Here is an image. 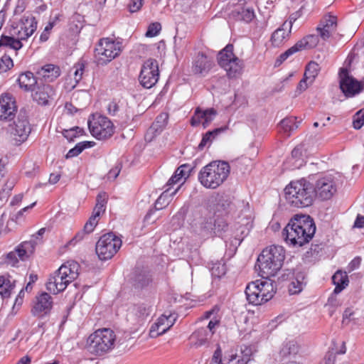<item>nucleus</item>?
Wrapping results in <instances>:
<instances>
[{"label": "nucleus", "mask_w": 364, "mask_h": 364, "mask_svg": "<svg viewBox=\"0 0 364 364\" xmlns=\"http://www.w3.org/2000/svg\"><path fill=\"white\" fill-rule=\"evenodd\" d=\"M19 86L25 90H30L36 84V80L31 72L21 74L18 78Z\"/></svg>", "instance_id": "obj_37"}, {"label": "nucleus", "mask_w": 364, "mask_h": 364, "mask_svg": "<svg viewBox=\"0 0 364 364\" xmlns=\"http://www.w3.org/2000/svg\"><path fill=\"white\" fill-rule=\"evenodd\" d=\"M54 95L55 90L53 87L49 85H44L38 87L35 90L33 94V98L38 105H46Z\"/></svg>", "instance_id": "obj_30"}, {"label": "nucleus", "mask_w": 364, "mask_h": 364, "mask_svg": "<svg viewBox=\"0 0 364 364\" xmlns=\"http://www.w3.org/2000/svg\"><path fill=\"white\" fill-rule=\"evenodd\" d=\"M80 264L73 260L63 263L58 269L59 274L63 275L66 280L71 283L75 281L79 275Z\"/></svg>", "instance_id": "obj_29"}, {"label": "nucleus", "mask_w": 364, "mask_h": 364, "mask_svg": "<svg viewBox=\"0 0 364 364\" xmlns=\"http://www.w3.org/2000/svg\"><path fill=\"white\" fill-rule=\"evenodd\" d=\"M364 124V110L358 111L353 119V125L356 129H360Z\"/></svg>", "instance_id": "obj_48"}, {"label": "nucleus", "mask_w": 364, "mask_h": 364, "mask_svg": "<svg viewBox=\"0 0 364 364\" xmlns=\"http://www.w3.org/2000/svg\"><path fill=\"white\" fill-rule=\"evenodd\" d=\"M316 232V225L308 215H294L282 231L284 241L293 247H302L309 243Z\"/></svg>", "instance_id": "obj_1"}, {"label": "nucleus", "mask_w": 364, "mask_h": 364, "mask_svg": "<svg viewBox=\"0 0 364 364\" xmlns=\"http://www.w3.org/2000/svg\"><path fill=\"white\" fill-rule=\"evenodd\" d=\"M85 70V64L82 62H77L70 70L65 80V87L66 89L73 90L82 77Z\"/></svg>", "instance_id": "obj_22"}, {"label": "nucleus", "mask_w": 364, "mask_h": 364, "mask_svg": "<svg viewBox=\"0 0 364 364\" xmlns=\"http://www.w3.org/2000/svg\"><path fill=\"white\" fill-rule=\"evenodd\" d=\"M17 112L15 97L9 92L0 95V124L13 120Z\"/></svg>", "instance_id": "obj_14"}, {"label": "nucleus", "mask_w": 364, "mask_h": 364, "mask_svg": "<svg viewBox=\"0 0 364 364\" xmlns=\"http://www.w3.org/2000/svg\"><path fill=\"white\" fill-rule=\"evenodd\" d=\"M136 314L139 317H144L149 315L150 308L144 304L136 305L134 308Z\"/></svg>", "instance_id": "obj_54"}, {"label": "nucleus", "mask_w": 364, "mask_h": 364, "mask_svg": "<svg viewBox=\"0 0 364 364\" xmlns=\"http://www.w3.org/2000/svg\"><path fill=\"white\" fill-rule=\"evenodd\" d=\"M218 63L230 79L237 78L242 73L243 62L234 53V46L231 43L228 44L219 52Z\"/></svg>", "instance_id": "obj_7"}, {"label": "nucleus", "mask_w": 364, "mask_h": 364, "mask_svg": "<svg viewBox=\"0 0 364 364\" xmlns=\"http://www.w3.org/2000/svg\"><path fill=\"white\" fill-rule=\"evenodd\" d=\"M121 171V166L119 164L116 165L111 168L107 174L109 179L114 180L119 174Z\"/></svg>", "instance_id": "obj_60"}, {"label": "nucleus", "mask_w": 364, "mask_h": 364, "mask_svg": "<svg viewBox=\"0 0 364 364\" xmlns=\"http://www.w3.org/2000/svg\"><path fill=\"white\" fill-rule=\"evenodd\" d=\"M212 333L205 328L196 329L191 336L190 339L196 346H201L208 343L212 339Z\"/></svg>", "instance_id": "obj_33"}, {"label": "nucleus", "mask_w": 364, "mask_h": 364, "mask_svg": "<svg viewBox=\"0 0 364 364\" xmlns=\"http://www.w3.org/2000/svg\"><path fill=\"white\" fill-rule=\"evenodd\" d=\"M122 51L120 42L110 38H100L94 50L95 62L97 65H106L117 58Z\"/></svg>", "instance_id": "obj_8"}, {"label": "nucleus", "mask_w": 364, "mask_h": 364, "mask_svg": "<svg viewBox=\"0 0 364 364\" xmlns=\"http://www.w3.org/2000/svg\"><path fill=\"white\" fill-rule=\"evenodd\" d=\"M107 199L108 196L105 192H101L97 196L96 204L92 210V215L85 224L83 230H81V232H84L85 235L94 231L98 224L101 215L105 211Z\"/></svg>", "instance_id": "obj_13"}, {"label": "nucleus", "mask_w": 364, "mask_h": 364, "mask_svg": "<svg viewBox=\"0 0 364 364\" xmlns=\"http://www.w3.org/2000/svg\"><path fill=\"white\" fill-rule=\"evenodd\" d=\"M354 315V312L353 310L350 308H348L345 310L343 314V320L342 323L343 324H348L349 322L351 320V317Z\"/></svg>", "instance_id": "obj_62"}, {"label": "nucleus", "mask_w": 364, "mask_h": 364, "mask_svg": "<svg viewBox=\"0 0 364 364\" xmlns=\"http://www.w3.org/2000/svg\"><path fill=\"white\" fill-rule=\"evenodd\" d=\"M168 119V115L167 113H160L155 119L154 122L150 126L153 129L158 130L159 132H162L166 126L167 125Z\"/></svg>", "instance_id": "obj_42"}, {"label": "nucleus", "mask_w": 364, "mask_h": 364, "mask_svg": "<svg viewBox=\"0 0 364 364\" xmlns=\"http://www.w3.org/2000/svg\"><path fill=\"white\" fill-rule=\"evenodd\" d=\"M304 283L303 282L299 280V279H296L292 281L289 286V291L291 294H298L303 289Z\"/></svg>", "instance_id": "obj_47"}, {"label": "nucleus", "mask_w": 364, "mask_h": 364, "mask_svg": "<svg viewBox=\"0 0 364 364\" xmlns=\"http://www.w3.org/2000/svg\"><path fill=\"white\" fill-rule=\"evenodd\" d=\"M36 204V202H34L33 203H31L30 205H28L23 208H22L21 210H20L17 214L16 215V218L14 219V218H11L10 220H8L7 222V225H6V229H8V231H11L12 228H10L9 226L11 224H14V225L16 224V220L23 215V213L26 211L27 210L30 209V208H32L33 207H34Z\"/></svg>", "instance_id": "obj_52"}, {"label": "nucleus", "mask_w": 364, "mask_h": 364, "mask_svg": "<svg viewBox=\"0 0 364 364\" xmlns=\"http://www.w3.org/2000/svg\"><path fill=\"white\" fill-rule=\"evenodd\" d=\"M38 74L46 82H53L60 76V69L58 65L47 64L40 69Z\"/></svg>", "instance_id": "obj_32"}, {"label": "nucleus", "mask_w": 364, "mask_h": 364, "mask_svg": "<svg viewBox=\"0 0 364 364\" xmlns=\"http://www.w3.org/2000/svg\"><path fill=\"white\" fill-rule=\"evenodd\" d=\"M190 171L191 168L188 165H181L176 170L174 174L170 178L167 185L171 186L179 183L183 178H186L189 176Z\"/></svg>", "instance_id": "obj_38"}, {"label": "nucleus", "mask_w": 364, "mask_h": 364, "mask_svg": "<svg viewBox=\"0 0 364 364\" xmlns=\"http://www.w3.org/2000/svg\"><path fill=\"white\" fill-rule=\"evenodd\" d=\"M337 26V17L328 14L324 16L321 19L319 26L317 28V31L321 38L326 41L336 31Z\"/></svg>", "instance_id": "obj_21"}, {"label": "nucleus", "mask_w": 364, "mask_h": 364, "mask_svg": "<svg viewBox=\"0 0 364 364\" xmlns=\"http://www.w3.org/2000/svg\"><path fill=\"white\" fill-rule=\"evenodd\" d=\"M340 88L346 97H353L361 90L360 84L349 77L346 68H342L339 72Z\"/></svg>", "instance_id": "obj_19"}, {"label": "nucleus", "mask_w": 364, "mask_h": 364, "mask_svg": "<svg viewBox=\"0 0 364 364\" xmlns=\"http://www.w3.org/2000/svg\"><path fill=\"white\" fill-rule=\"evenodd\" d=\"M34 248L35 247L33 242L25 241L19 244L14 250L17 252V255L20 260L23 261L33 252Z\"/></svg>", "instance_id": "obj_36"}, {"label": "nucleus", "mask_w": 364, "mask_h": 364, "mask_svg": "<svg viewBox=\"0 0 364 364\" xmlns=\"http://www.w3.org/2000/svg\"><path fill=\"white\" fill-rule=\"evenodd\" d=\"M31 131V128L27 119L18 118L14 121L11 127V134L13 140L15 141L14 144L18 146L26 141Z\"/></svg>", "instance_id": "obj_18"}, {"label": "nucleus", "mask_w": 364, "mask_h": 364, "mask_svg": "<svg viewBox=\"0 0 364 364\" xmlns=\"http://www.w3.org/2000/svg\"><path fill=\"white\" fill-rule=\"evenodd\" d=\"M119 107L115 101L110 102L107 105L108 113L111 115H115L119 111Z\"/></svg>", "instance_id": "obj_63"}, {"label": "nucleus", "mask_w": 364, "mask_h": 364, "mask_svg": "<svg viewBox=\"0 0 364 364\" xmlns=\"http://www.w3.org/2000/svg\"><path fill=\"white\" fill-rule=\"evenodd\" d=\"M232 16L237 20L245 23H250L256 16L253 7L245 0L240 1V4L232 11Z\"/></svg>", "instance_id": "obj_24"}, {"label": "nucleus", "mask_w": 364, "mask_h": 364, "mask_svg": "<svg viewBox=\"0 0 364 364\" xmlns=\"http://www.w3.org/2000/svg\"><path fill=\"white\" fill-rule=\"evenodd\" d=\"M83 134V129L79 127H75L63 132V136L69 141H73L75 138L82 136Z\"/></svg>", "instance_id": "obj_44"}, {"label": "nucleus", "mask_w": 364, "mask_h": 364, "mask_svg": "<svg viewBox=\"0 0 364 364\" xmlns=\"http://www.w3.org/2000/svg\"><path fill=\"white\" fill-rule=\"evenodd\" d=\"M320 69L317 63L311 61L306 65L304 75L308 78L310 83H313L318 75Z\"/></svg>", "instance_id": "obj_41"}, {"label": "nucleus", "mask_w": 364, "mask_h": 364, "mask_svg": "<svg viewBox=\"0 0 364 364\" xmlns=\"http://www.w3.org/2000/svg\"><path fill=\"white\" fill-rule=\"evenodd\" d=\"M161 30V25L159 22H154L149 24L145 36L148 38H152L158 36Z\"/></svg>", "instance_id": "obj_46"}, {"label": "nucleus", "mask_w": 364, "mask_h": 364, "mask_svg": "<svg viewBox=\"0 0 364 364\" xmlns=\"http://www.w3.org/2000/svg\"><path fill=\"white\" fill-rule=\"evenodd\" d=\"M313 186L314 197H317L321 200L331 199L337 191L336 181L331 175L319 177Z\"/></svg>", "instance_id": "obj_12"}, {"label": "nucleus", "mask_w": 364, "mask_h": 364, "mask_svg": "<svg viewBox=\"0 0 364 364\" xmlns=\"http://www.w3.org/2000/svg\"><path fill=\"white\" fill-rule=\"evenodd\" d=\"M213 60L202 52H199L192 63V71L195 75L204 76L212 69Z\"/></svg>", "instance_id": "obj_20"}, {"label": "nucleus", "mask_w": 364, "mask_h": 364, "mask_svg": "<svg viewBox=\"0 0 364 364\" xmlns=\"http://www.w3.org/2000/svg\"><path fill=\"white\" fill-rule=\"evenodd\" d=\"M361 264V258L360 257H356L348 264V272L354 271L357 269Z\"/></svg>", "instance_id": "obj_61"}, {"label": "nucleus", "mask_w": 364, "mask_h": 364, "mask_svg": "<svg viewBox=\"0 0 364 364\" xmlns=\"http://www.w3.org/2000/svg\"><path fill=\"white\" fill-rule=\"evenodd\" d=\"M21 41V40L18 38L16 39L14 37L2 35L0 38V47H8L15 50H18L23 46Z\"/></svg>", "instance_id": "obj_40"}, {"label": "nucleus", "mask_w": 364, "mask_h": 364, "mask_svg": "<svg viewBox=\"0 0 364 364\" xmlns=\"http://www.w3.org/2000/svg\"><path fill=\"white\" fill-rule=\"evenodd\" d=\"M291 22H284L281 27L277 28L271 36L272 46L274 47H279L287 42L291 33Z\"/></svg>", "instance_id": "obj_26"}, {"label": "nucleus", "mask_w": 364, "mask_h": 364, "mask_svg": "<svg viewBox=\"0 0 364 364\" xmlns=\"http://www.w3.org/2000/svg\"><path fill=\"white\" fill-rule=\"evenodd\" d=\"M88 127L92 136L97 140L109 139L114 133V126L107 117L93 114L88 119Z\"/></svg>", "instance_id": "obj_9"}, {"label": "nucleus", "mask_w": 364, "mask_h": 364, "mask_svg": "<svg viewBox=\"0 0 364 364\" xmlns=\"http://www.w3.org/2000/svg\"><path fill=\"white\" fill-rule=\"evenodd\" d=\"M312 83H310L309 82V80L306 77H305L304 75V77L300 80V82H299L298 85H297V87H296V92L297 94H301L303 92H304L308 87L309 85H311Z\"/></svg>", "instance_id": "obj_56"}, {"label": "nucleus", "mask_w": 364, "mask_h": 364, "mask_svg": "<svg viewBox=\"0 0 364 364\" xmlns=\"http://www.w3.org/2000/svg\"><path fill=\"white\" fill-rule=\"evenodd\" d=\"M177 316L175 313H164L154 322L149 330L151 338H157L167 332L175 323Z\"/></svg>", "instance_id": "obj_16"}, {"label": "nucleus", "mask_w": 364, "mask_h": 364, "mask_svg": "<svg viewBox=\"0 0 364 364\" xmlns=\"http://www.w3.org/2000/svg\"><path fill=\"white\" fill-rule=\"evenodd\" d=\"M279 126L284 133H285L287 136H289L291 132L298 128L296 118L294 117H286L281 121Z\"/></svg>", "instance_id": "obj_39"}, {"label": "nucleus", "mask_w": 364, "mask_h": 364, "mask_svg": "<svg viewBox=\"0 0 364 364\" xmlns=\"http://www.w3.org/2000/svg\"><path fill=\"white\" fill-rule=\"evenodd\" d=\"M166 203L165 193L161 194L155 203V208L158 210L163 208V205Z\"/></svg>", "instance_id": "obj_64"}, {"label": "nucleus", "mask_w": 364, "mask_h": 364, "mask_svg": "<svg viewBox=\"0 0 364 364\" xmlns=\"http://www.w3.org/2000/svg\"><path fill=\"white\" fill-rule=\"evenodd\" d=\"M80 264L73 260L63 263L58 269L59 274L63 275L66 280L71 283L75 281L79 275Z\"/></svg>", "instance_id": "obj_28"}, {"label": "nucleus", "mask_w": 364, "mask_h": 364, "mask_svg": "<svg viewBox=\"0 0 364 364\" xmlns=\"http://www.w3.org/2000/svg\"><path fill=\"white\" fill-rule=\"evenodd\" d=\"M36 28L37 21L33 16L23 17L21 21L18 38L21 40H26L36 31Z\"/></svg>", "instance_id": "obj_27"}, {"label": "nucleus", "mask_w": 364, "mask_h": 364, "mask_svg": "<svg viewBox=\"0 0 364 364\" xmlns=\"http://www.w3.org/2000/svg\"><path fill=\"white\" fill-rule=\"evenodd\" d=\"M284 192L288 203L298 208L311 206L315 199L313 184L304 178L291 181Z\"/></svg>", "instance_id": "obj_3"}, {"label": "nucleus", "mask_w": 364, "mask_h": 364, "mask_svg": "<svg viewBox=\"0 0 364 364\" xmlns=\"http://www.w3.org/2000/svg\"><path fill=\"white\" fill-rule=\"evenodd\" d=\"M318 38L316 35H309L299 41L294 46L282 53L277 59L276 65H279L289 57L304 49H311L317 46Z\"/></svg>", "instance_id": "obj_15"}, {"label": "nucleus", "mask_w": 364, "mask_h": 364, "mask_svg": "<svg viewBox=\"0 0 364 364\" xmlns=\"http://www.w3.org/2000/svg\"><path fill=\"white\" fill-rule=\"evenodd\" d=\"M122 246V240L113 233L101 236L95 247L96 253L101 260L111 259Z\"/></svg>", "instance_id": "obj_10"}, {"label": "nucleus", "mask_w": 364, "mask_h": 364, "mask_svg": "<svg viewBox=\"0 0 364 364\" xmlns=\"http://www.w3.org/2000/svg\"><path fill=\"white\" fill-rule=\"evenodd\" d=\"M332 282L336 286L334 292H341L348 284V277L346 272L338 270L332 277Z\"/></svg>", "instance_id": "obj_35"}, {"label": "nucleus", "mask_w": 364, "mask_h": 364, "mask_svg": "<svg viewBox=\"0 0 364 364\" xmlns=\"http://www.w3.org/2000/svg\"><path fill=\"white\" fill-rule=\"evenodd\" d=\"M15 287V280L9 274L0 275V294L9 297Z\"/></svg>", "instance_id": "obj_34"}, {"label": "nucleus", "mask_w": 364, "mask_h": 364, "mask_svg": "<svg viewBox=\"0 0 364 364\" xmlns=\"http://www.w3.org/2000/svg\"><path fill=\"white\" fill-rule=\"evenodd\" d=\"M19 260L20 259L18 258L17 252H15V250L7 253L4 259L5 262L12 267L16 266L18 263Z\"/></svg>", "instance_id": "obj_49"}, {"label": "nucleus", "mask_w": 364, "mask_h": 364, "mask_svg": "<svg viewBox=\"0 0 364 364\" xmlns=\"http://www.w3.org/2000/svg\"><path fill=\"white\" fill-rule=\"evenodd\" d=\"M220 323V316H214L212 317V318L210 320L207 327L205 328L208 329V331H210L212 333V336L215 333L216 328L219 327Z\"/></svg>", "instance_id": "obj_50"}, {"label": "nucleus", "mask_w": 364, "mask_h": 364, "mask_svg": "<svg viewBox=\"0 0 364 364\" xmlns=\"http://www.w3.org/2000/svg\"><path fill=\"white\" fill-rule=\"evenodd\" d=\"M230 173V166L228 162L214 161L200 169L198 178L205 188L215 189L227 180Z\"/></svg>", "instance_id": "obj_4"}, {"label": "nucleus", "mask_w": 364, "mask_h": 364, "mask_svg": "<svg viewBox=\"0 0 364 364\" xmlns=\"http://www.w3.org/2000/svg\"><path fill=\"white\" fill-rule=\"evenodd\" d=\"M219 311H220V309L217 306H215L210 310L204 312L203 316L200 317V319L201 320H208V319L210 320L213 316H219L218 315Z\"/></svg>", "instance_id": "obj_57"}, {"label": "nucleus", "mask_w": 364, "mask_h": 364, "mask_svg": "<svg viewBox=\"0 0 364 364\" xmlns=\"http://www.w3.org/2000/svg\"><path fill=\"white\" fill-rule=\"evenodd\" d=\"M85 236L83 232L80 231L77 232L75 235L65 245L64 247L69 249L71 247H75L79 242L84 239Z\"/></svg>", "instance_id": "obj_53"}, {"label": "nucleus", "mask_w": 364, "mask_h": 364, "mask_svg": "<svg viewBox=\"0 0 364 364\" xmlns=\"http://www.w3.org/2000/svg\"><path fill=\"white\" fill-rule=\"evenodd\" d=\"M36 204V202H34L33 203H31L30 205H28L23 208H22L21 210H20L17 214L16 215V218L14 219V218H11L10 220H8L7 222V225H6V229H8V231H11L12 228H10L9 226L11 224H14V225L16 224V220L23 215V213L26 211L27 210L30 209V208H32L33 207H34Z\"/></svg>", "instance_id": "obj_51"}, {"label": "nucleus", "mask_w": 364, "mask_h": 364, "mask_svg": "<svg viewBox=\"0 0 364 364\" xmlns=\"http://www.w3.org/2000/svg\"><path fill=\"white\" fill-rule=\"evenodd\" d=\"M53 304V298L49 294L46 292L41 293L36 296L33 301L31 311L32 315L39 318L48 316L51 311Z\"/></svg>", "instance_id": "obj_17"}, {"label": "nucleus", "mask_w": 364, "mask_h": 364, "mask_svg": "<svg viewBox=\"0 0 364 364\" xmlns=\"http://www.w3.org/2000/svg\"><path fill=\"white\" fill-rule=\"evenodd\" d=\"M285 258L282 246L272 245L264 249L257 258L258 274L263 279L274 277L280 270Z\"/></svg>", "instance_id": "obj_2"}, {"label": "nucleus", "mask_w": 364, "mask_h": 364, "mask_svg": "<svg viewBox=\"0 0 364 364\" xmlns=\"http://www.w3.org/2000/svg\"><path fill=\"white\" fill-rule=\"evenodd\" d=\"M160 134L158 130L150 127L145 133L144 139L146 142H151Z\"/></svg>", "instance_id": "obj_55"}, {"label": "nucleus", "mask_w": 364, "mask_h": 364, "mask_svg": "<svg viewBox=\"0 0 364 364\" xmlns=\"http://www.w3.org/2000/svg\"><path fill=\"white\" fill-rule=\"evenodd\" d=\"M226 129V127H220L215 129L212 131L207 132L203 136L199 147H204L208 142H211L213 139L220 133L223 132Z\"/></svg>", "instance_id": "obj_43"}, {"label": "nucleus", "mask_w": 364, "mask_h": 364, "mask_svg": "<svg viewBox=\"0 0 364 364\" xmlns=\"http://www.w3.org/2000/svg\"><path fill=\"white\" fill-rule=\"evenodd\" d=\"M159 78V64L156 60L149 58L143 63L139 76L141 85L145 88L154 87Z\"/></svg>", "instance_id": "obj_11"}, {"label": "nucleus", "mask_w": 364, "mask_h": 364, "mask_svg": "<svg viewBox=\"0 0 364 364\" xmlns=\"http://www.w3.org/2000/svg\"><path fill=\"white\" fill-rule=\"evenodd\" d=\"M14 66L13 60L9 55H4L0 58V73H5Z\"/></svg>", "instance_id": "obj_45"}, {"label": "nucleus", "mask_w": 364, "mask_h": 364, "mask_svg": "<svg viewBox=\"0 0 364 364\" xmlns=\"http://www.w3.org/2000/svg\"><path fill=\"white\" fill-rule=\"evenodd\" d=\"M276 292L274 284L270 280H256L246 287L245 294L249 302L253 305H261L271 300Z\"/></svg>", "instance_id": "obj_6"}, {"label": "nucleus", "mask_w": 364, "mask_h": 364, "mask_svg": "<svg viewBox=\"0 0 364 364\" xmlns=\"http://www.w3.org/2000/svg\"><path fill=\"white\" fill-rule=\"evenodd\" d=\"M94 145H95V142L94 141H82V142L77 143L75 146V148L76 149V150H77V152L80 154L85 149L91 148Z\"/></svg>", "instance_id": "obj_58"}, {"label": "nucleus", "mask_w": 364, "mask_h": 364, "mask_svg": "<svg viewBox=\"0 0 364 364\" xmlns=\"http://www.w3.org/2000/svg\"><path fill=\"white\" fill-rule=\"evenodd\" d=\"M215 115L216 111L213 108L205 111H201L199 108H197L191 119V125L198 126L202 124L203 128H206Z\"/></svg>", "instance_id": "obj_25"}, {"label": "nucleus", "mask_w": 364, "mask_h": 364, "mask_svg": "<svg viewBox=\"0 0 364 364\" xmlns=\"http://www.w3.org/2000/svg\"><path fill=\"white\" fill-rule=\"evenodd\" d=\"M63 275L59 274V269L53 275H50L46 283V289L53 294L63 291L69 285Z\"/></svg>", "instance_id": "obj_23"}, {"label": "nucleus", "mask_w": 364, "mask_h": 364, "mask_svg": "<svg viewBox=\"0 0 364 364\" xmlns=\"http://www.w3.org/2000/svg\"><path fill=\"white\" fill-rule=\"evenodd\" d=\"M142 6V0H130L129 9L132 13L136 12Z\"/></svg>", "instance_id": "obj_59"}, {"label": "nucleus", "mask_w": 364, "mask_h": 364, "mask_svg": "<svg viewBox=\"0 0 364 364\" xmlns=\"http://www.w3.org/2000/svg\"><path fill=\"white\" fill-rule=\"evenodd\" d=\"M251 355V350L248 348L242 350L239 353L231 351L225 356V364H247Z\"/></svg>", "instance_id": "obj_31"}, {"label": "nucleus", "mask_w": 364, "mask_h": 364, "mask_svg": "<svg viewBox=\"0 0 364 364\" xmlns=\"http://www.w3.org/2000/svg\"><path fill=\"white\" fill-rule=\"evenodd\" d=\"M116 338V334L112 329L100 328L87 337L85 348L90 355L102 356L114 348Z\"/></svg>", "instance_id": "obj_5"}]
</instances>
